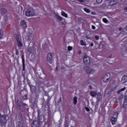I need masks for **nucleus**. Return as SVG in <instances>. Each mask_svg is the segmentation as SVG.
<instances>
[{"instance_id":"47","label":"nucleus","mask_w":127,"mask_h":127,"mask_svg":"<svg viewBox=\"0 0 127 127\" xmlns=\"http://www.w3.org/2000/svg\"><path fill=\"white\" fill-rule=\"evenodd\" d=\"M56 69H57V67Z\"/></svg>"},{"instance_id":"8","label":"nucleus","mask_w":127,"mask_h":127,"mask_svg":"<svg viewBox=\"0 0 127 127\" xmlns=\"http://www.w3.org/2000/svg\"><path fill=\"white\" fill-rule=\"evenodd\" d=\"M86 72L88 74H93L95 73V70L91 67H88L86 70Z\"/></svg>"},{"instance_id":"36","label":"nucleus","mask_w":127,"mask_h":127,"mask_svg":"<svg viewBox=\"0 0 127 127\" xmlns=\"http://www.w3.org/2000/svg\"><path fill=\"white\" fill-rule=\"evenodd\" d=\"M90 46H91V47H93V46H94V43H91L90 44L89 47H90Z\"/></svg>"},{"instance_id":"43","label":"nucleus","mask_w":127,"mask_h":127,"mask_svg":"<svg viewBox=\"0 0 127 127\" xmlns=\"http://www.w3.org/2000/svg\"><path fill=\"white\" fill-rule=\"evenodd\" d=\"M89 88H90V89H92V86H90L89 87Z\"/></svg>"},{"instance_id":"42","label":"nucleus","mask_w":127,"mask_h":127,"mask_svg":"<svg viewBox=\"0 0 127 127\" xmlns=\"http://www.w3.org/2000/svg\"><path fill=\"white\" fill-rule=\"evenodd\" d=\"M22 126H23V124H21V127L19 126V127H22Z\"/></svg>"},{"instance_id":"10","label":"nucleus","mask_w":127,"mask_h":127,"mask_svg":"<svg viewBox=\"0 0 127 127\" xmlns=\"http://www.w3.org/2000/svg\"><path fill=\"white\" fill-rule=\"evenodd\" d=\"M102 94H101V92H99L97 94V102H101L102 101Z\"/></svg>"},{"instance_id":"41","label":"nucleus","mask_w":127,"mask_h":127,"mask_svg":"<svg viewBox=\"0 0 127 127\" xmlns=\"http://www.w3.org/2000/svg\"><path fill=\"white\" fill-rule=\"evenodd\" d=\"M16 54H17V55H18V51H17Z\"/></svg>"},{"instance_id":"33","label":"nucleus","mask_w":127,"mask_h":127,"mask_svg":"<svg viewBox=\"0 0 127 127\" xmlns=\"http://www.w3.org/2000/svg\"><path fill=\"white\" fill-rule=\"evenodd\" d=\"M85 110L86 112H90V109H89L88 107H86Z\"/></svg>"},{"instance_id":"31","label":"nucleus","mask_w":127,"mask_h":127,"mask_svg":"<svg viewBox=\"0 0 127 127\" xmlns=\"http://www.w3.org/2000/svg\"><path fill=\"white\" fill-rule=\"evenodd\" d=\"M2 37H3V33L2 32L0 33V38L1 39Z\"/></svg>"},{"instance_id":"30","label":"nucleus","mask_w":127,"mask_h":127,"mask_svg":"<svg viewBox=\"0 0 127 127\" xmlns=\"http://www.w3.org/2000/svg\"><path fill=\"white\" fill-rule=\"evenodd\" d=\"M103 22H105V23H108V20L106 18L103 19Z\"/></svg>"},{"instance_id":"32","label":"nucleus","mask_w":127,"mask_h":127,"mask_svg":"<svg viewBox=\"0 0 127 127\" xmlns=\"http://www.w3.org/2000/svg\"><path fill=\"white\" fill-rule=\"evenodd\" d=\"M95 39H96V40H99V39H100V37L99 36H95Z\"/></svg>"},{"instance_id":"22","label":"nucleus","mask_w":127,"mask_h":127,"mask_svg":"<svg viewBox=\"0 0 127 127\" xmlns=\"http://www.w3.org/2000/svg\"><path fill=\"white\" fill-rule=\"evenodd\" d=\"M126 88L124 87L123 88H122L121 89L118 91V94H120L121 92H123V91H125L126 90Z\"/></svg>"},{"instance_id":"4","label":"nucleus","mask_w":127,"mask_h":127,"mask_svg":"<svg viewBox=\"0 0 127 127\" xmlns=\"http://www.w3.org/2000/svg\"><path fill=\"white\" fill-rule=\"evenodd\" d=\"M0 124L1 126H4L6 124V119L3 115H0Z\"/></svg>"},{"instance_id":"16","label":"nucleus","mask_w":127,"mask_h":127,"mask_svg":"<svg viewBox=\"0 0 127 127\" xmlns=\"http://www.w3.org/2000/svg\"><path fill=\"white\" fill-rule=\"evenodd\" d=\"M7 10L5 8H2L1 9V13H2V14H5V13L7 12Z\"/></svg>"},{"instance_id":"20","label":"nucleus","mask_w":127,"mask_h":127,"mask_svg":"<svg viewBox=\"0 0 127 127\" xmlns=\"http://www.w3.org/2000/svg\"><path fill=\"white\" fill-rule=\"evenodd\" d=\"M77 97H74L73 98V104L74 105H77Z\"/></svg>"},{"instance_id":"35","label":"nucleus","mask_w":127,"mask_h":127,"mask_svg":"<svg viewBox=\"0 0 127 127\" xmlns=\"http://www.w3.org/2000/svg\"><path fill=\"white\" fill-rule=\"evenodd\" d=\"M92 29H96V26H95L94 25H92Z\"/></svg>"},{"instance_id":"37","label":"nucleus","mask_w":127,"mask_h":127,"mask_svg":"<svg viewBox=\"0 0 127 127\" xmlns=\"http://www.w3.org/2000/svg\"><path fill=\"white\" fill-rule=\"evenodd\" d=\"M85 38H86L87 39H90V37H89L88 36H86Z\"/></svg>"},{"instance_id":"7","label":"nucleus","mask_w":127,"mask_h":127,"mask_svg":"<svg viewBox=\"0 0 127 127\" xmlns=\"http://www.w3.org/2000/svg\"><path fill=\"white\" fill-rule=\"evenodd\" d=\"M21 27L23 28H27V25L26 24V22L24 20H21L20 22Z\"/></svg>"},{"instance_id":"5","label":"nucleus","mask_w":127,"mask_h":127,"mask_svg":"<svg viewBox=\"0 0 127 127\" xmlns=\"http://www.w3.org/2000/svg\"><path fill=\"white\" fill-rule=\"evenodd\" d=\"M91 61L90 58L89 56L85 55L83 57V62L85 64H90V62Z\"/></svg>"},{"instance_id":"26","label":"nucleus","mask_w":127,"mask_h":127,"mask_svg":"<svg viewBox=\"0 0 127 127\" xmlns=\"http://www.w3.org/2000/svg\"><path fill=\"white\" fill-rule=\"evenodd\" d=\"M72 49H73V47H72L71 46H68V47H67V50H68V51H72Z\"/></svg>"},{"instance_id":"25","label":"nucleus","mask_w":127,"mask_h":127,"mask_svg":"<svg viewBox=\"0 0 127 127\" xmlns=\"http://www.w3.org/2000/svg\"><path fill=\"white\" fill-rule=\"evenodd\" d=\"M103 47H104V45H103V44H100L99 46H98V48L99 49H102V48H103Z\"/></svg>"},{"instance_id":"28","label":"nucleus","mask_w":127,"mask_h":127,"mask_svg":"<svg viewBox=\"0 0 127 127\" xmlns=\"http://www.w3.org/2000/svg\"><path fill=\"white\" fill-rule=\"evenodd\" d=\"M57 17L58 19H59V20H60L61 21H62L63 18L61 17L60 16H57Z\"/></svg>"},{"instance_id":"15","label":"nucleus","mask_w":127,"mask_h":127,"mask_svg":"<svg viewBox=\"0 0 127 127\" xmlns=\"http://www.w3.org/2000/svg\"><path fill=\"white\" fill-rule=\"evenodd\" d=\"M123 106L125 108H127V98L126 97L125 98Z\"/></svg>"},{"instance_id":"39","label":"nucleus","mask_w":127,"mask_h":127,"mask_svg":"<svg viewBox=\"0 0 127 127\" xmlns=\"http://www.w3.org/2000/svg\"><path fill=\"white\" fill-rule=\"evenodd\" d=\"M28 40H31V38L30 37H29V38H27Z\"/></svg>"},{"instance_id":"29","label":"nucleus","mask_w":127,"mask_h":127,"mask_svg":"<svg viewBox=\"0 0 127 127\" xmlns=\"http://www.w3.org/2000/svg\"><path fill=\"white\" fill-rule=\"evenodd\" d=\"M103 1V0H96V2L98 3V4H100Z\"/></svg>"},{"instance_id":"19","label":"nucleus","mask_w":127,"mask_h":127,"mask_svg":"<svg viewBox=\"0 0 127 127\" xmlns=\"http://www.w3.org/2000/svg\"><path fill=\"white\" fill-rule=\"evenodd\" d=\"M14 37L16 39L17 41H18V40H21V39H19V36L18 35V34H15Z\"/></svg>"},{"instance_id":"46","label":"nucleus","mask_w":127,"mask_h":127,"mask_svg":"<svg viewBox=\"0 0 127 127\" xmlns=\"http://www.w3.org/2000/svg\"><path fill=\"white\" fill-rule=\"evenodd\" d=\"M88 81H91V79H89Z\"/></svg>"},{"instance_id":"21","label":"nucleus","mask_w":127,"mask_h":127,"mask_svg":"<svg viewBox=\"0 0 127 127\" xmlns=\"http://www.w3.org/2000/svg\"><path fill=\"white\" fill-rule=\"evenodd\" d=\"M21 59H22V61L23 63V68H24V66H25V64H24V56H22Z\"/></svg>"},{"instance_id":"27","label":"nucleus","mask_w":127,"mask_h":127,"mask_svg":"<svg viewBox=\"0 0 127 127\" xmlns=\"http://www.w3.org/2000/svg\"><path fill=\"white\" fill-rule=\"evenodd\" d=\"M28 52H30V53H32V48H31V47L28 48Z\"/></svg>"},{"instance_id":"6","label":"nucleus","mask_w":127,"mask_h":127,"mask_svg":"<svg viewBox=\"0 0 127 127\" xmlns=\"http://www.w3.org/2000/svg\"><path fill=\"white\" fill-rule=\"evenodd\" d=\"M52 54L51 53H49L47 57V61H49L50 64H52Z\"/></svg>"},{"instance_id":"14","label":"nucleus","mask_w":127,"mask_h":127,"mask_svg":"<svg viewBox=\"0 0 127 127\" xmlns=\"http://www.w3.org/2000/svg\"><path fill=\"white\" fill-rule=\"evenodd\" d=\"M80 42V45L81 46H86L87 45V44H86V41L84 40H81Z\"/></svg>"},{"instance_id":"13","label":"nucleus","mask_w":127,"mask_h":127,"mask_svg":"<svg viewBox=\"0 0 127 127\" xmlns=\"http://www.w3.org/2000/svg\"><path fill=\"white\" fill-rule=\"evenodd\" d=\"M38 124V122L36 121H34L31 124L32 127H37V124Z\"/></svg>"},{"instance_id":"11","label":"nucleus","mask_w":127,"mask_h":127,"mask_svg":"<svg viewBox=\"0 0 127 127\" xmlns=\"http://www.w3.org/2000/svg\"><path fill=\"white\" fill-rule=\"evenodd\" d=\"M121 82H122V83H127V75H125L123 76Z\"/></svg>"},{"instance_id":"34","label":"nucleus","mask_w":127,"mask_h":127,"mask_svg":"<svg viewBox=\"0 0 127 127\" xmlns=\"http://www.w3.org/2000/svg\"><path fill=\"white\" fill-rule=\"evenodd\" d=\"M19 118H18V120H21L22 116L21 115H19Z\"/></svg>"},{"instance_id":"12","label":"nucleus","mask_w":127,"mask_h":127,"mask_svg":"<svg viewBox=\"0 0 127 127\" xmlns=\"http://www.w3.org/2000/svg\"><path fill=\"white\" fill-rule=\"evenodd\" d=\"M90 95L91 96V97H96V95H98V93L96 92V91H92L90 92Z\"/></svg>"},{"instance_id":"44","label":"nucleus","mask_w":127,"mask_h":127,"mask_svg":"<svg viewBox=\"0 0 127 127\" xmlns=\"http://www.w3.org/2000/svg\"><path fill=\"white\" fill-rule=\"evenodd\" d=\"M91 82H93V80H91V81H90L89 83H91Z\"/></svg>"},{"instance_id":"17","label":"nucleus","mask_w":127,"mask_h":127,"mask_svg":"<svg viewBox=\"0 0 127 127\" xmlns=\"http://www.w3.org/2000/svg\"><path fill=\"white\" fill-rule=\"evenodd\" d=\"M18 42V47H22V43H21V40L17 41Z\"/></svg>"},{"instance_id":"40","label":"nucleus","mask_w":127,"mask_h":127,"mask_svg":"<svg viewBox=\"0 0 127 127\" xmlns=\"http://www.w3.org/2000/svg\"><path fill=\"white\" fill-rule=\"evenodd\" d=\"M119 30H120V31H122V30H123V29H122V28L120 27V28H119Z\"/></svg>"},{"instance_id":"18","label":"nucleus","mask_w":127,"mask_h":127,"mask_svg":"<svg viewBox=\"0 0 127 127\" xmlns=\"http://www.w3.org/2000/svg\"><path fill=\"white\" fill-rule=\"evenodd\" d=\"M62 15L63 16H64V17H66V18L68 17V15L64 11L62 12Z\"/></svg>"},{"instance_id":"1","label":"nucleus","mask_w":127,"mask_h":127,"mask_svg":"<svg viewBox=\"0 0 127 127\" xmlns=\"http://www.w3.org/2000/svg\"><path fill=\"white\" fill-rule=\"evenodd\" d=\"M26 16L28 17H30V16H34L35 14V11L32 8L29 9L26 11Z\"/></svg>"},{"instance_id":"3","label":"nucleus","mask_w":127,"mask_h":127,"mask_svg":"<svg viewBox=\"0 0 127 127\" xmlns=\"http://www.w3.org/2000/svg\"><path fill=\"white\" fill-rule=\"evenodd\" d=\"M111 78V74L107 73L103 77V81L104 83H108Z\"/></svg>"},{"instance_id":"23","label":"nucleus","mask_w":127,"mask_h":127,"mask_svg":"<svg viewBox=\"0 0 127 127\" xmlns=\"http://www.w3.org/2000/svg\"><path fill=\"white\" fill-rule=\"evenodd\" d=\"M84 11H85V12H87V13H90V12H91V11H90V9L87 8H84Z\"/></svg>"},{"instance_id":"24","label":"nucleus","mask_w":127,"mask_h":127,"mask_svg":"<svg viewBox=\"0 0 127 127\" xmlns=\"http://www.w3.org/2000/svg\"><path fill=\"white\" fill-rule=\"evenodd\" d=\"M17 105L18 107H20V106H21V102H20V101L18 100L17 101Z\"/></svg>"},{"instance_id":"9","label":"nucleus","mask_w":127,"mask_h":127,"mask_svg":"<svg viewBox=\"0 0 127 127\" xmlns=\"http://www.w3.org/2000/svg\"><path fill=\"white\" fill-rule=\"evenodd\" d=\"M115 89V87H113V88L110 87L109 88H107L105 90V93L106 94H110V93H111V92H113V91H114Z\"/></svg>"},{"instance_id":"38","label":"nucleus","mask_w":127,"mask_h":127,"mask_svg":"<svg viewBox=\"0 0 127 127\" xmlns=\"http://www.w3.org/2000/svg\"><path fill=\"white\" fill-rule=\"evenodd\" d=\"M79 2H83L84 1V0H77Z\"/></svg>"},{"instance_id":"45","label":"nucleus","mask_w":127,"mask_h":127,"mask_svg":"<svg viewBox=\"0 0 127 127\" xmlns=\"http://www.w3.org/2000/svg\"><path fill=\"white\" fill-rule=\"evenodd\" d=\"M126 30H127V27H126Z\"/></svg>"},{"instance_id":"2","label":"nucleus","mask_w":127,"mask_h":127,"mask_svg":"<svg viewBox=\"0 0 127 127\" xmlns=\"http://www.w3.org/2000/svg\"><path fill=\"white\" fill-rule=\"evenodd\" d=\"M118 116H119V114H118V113H115L114 114L113 117L111 120V123L113 125H116V123H117V121L118 119Z\"/></svg>"}]
</instances>
